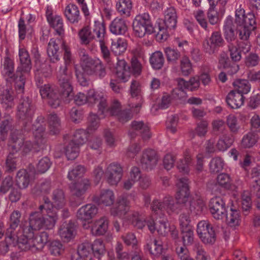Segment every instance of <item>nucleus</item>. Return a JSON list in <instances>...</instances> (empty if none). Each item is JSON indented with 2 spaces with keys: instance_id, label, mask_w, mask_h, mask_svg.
I'll list each match as a JSON object with an SVG mask.
<instances>
[{
  "instance_id": "nucleus-1",
  "label": "nucleus",
  "mask_w": 260,
  "mask_h": 260,
  "mask_svg": "<svg viewBox=\"0 0 260 260\" xmlns=\"http://www.w3.org/2000/svg\"><path fill=\"white\" fill-rule=\"evenodd\" d=\"M178 209V204L175 203L172 197L166 196L161 200L155 199L150 204L152 216H158L159 219L154 221L151 217L145 218L142 215L136 213L132 216L131 225L137 228H152L154 226L166 228V219L164 218L165 212L170 214L176 212Z\"/></svg>"
},
{
  "instance_id": "nucleus-2",
  "label": "nucleus",
  "mask_w": 260,
  "mask_h": 260,
  "mask_svg": "<svg viewBox=\"0 0 260 260\" xmlns=\"http://www.w3.org/2000/svg\"><path fill=\"white\" fill-rule=\"evenodd\" d=\"M8 237L13 242H17L18 248L23 251L30 250L31 248L41 249L49 241V235L47 232H41L36 236V229H9Z\"/></svg>"
},
{
  "instance_id": "nucleus-3",
  "label": "nucleus",
  "mask_w": 260,
  "mask_h": 260,
  "mask_svg": "<svg viewBox=\"0 0 260 260\" xmlns=\"http://www.w3.org/2000/svg\"><path fill=\"white\" fill-rule=\"evenodd\" d=\"M78 53L81 68L77 65H75L74 68L76 77L81 85L85 86L88 84L84 74L89 76L95 75L100 79L106 76V68L101 60L92 58L84 49H80Z\"/></svg>"
},
{
  "instance_id": "nucleus-4",
  "label": "nucleus",
  "mask_w": 260,
  "mask_h": 260,
  "mask_svg": "<svg viewBox=\"0 0 260 260\" xmlns=\"http://www.w3.org/2000/svg\"><path fill=\"white\" fill-rule=\"evenodd\" d=\"M52 202L48 198H44V203L39 207L42 212L45 210L47 215L50 218L49 225H55L58 219L56 210L63 208L67 203L64 191L60 188L53 190L51 196Z\"/></svg>"
},
{
  "instance_id": "nucleus-5",
  "label": "nucleus",
  "mask_w": 260,
  "mask_h": 260,
  "mask_svg": "<svg viewBox=\"0 0 260 260\" xmlns=\"http://www.w3.org/2000/svg\"><path fill=\"white\" fill-rule=\"evenodd\" d=\"M133 28L135 35L139 38L156 31L152 24L150 16L147 13L136 16L133 21Z\"/></svg>"
},
{
  "instance_id": "nucleus-6",
  "label": "nucleus",
  "mask_w": 260,
  "mask_h": 260,
  "mask_svg": "<svg viewBox=\"0 0 260 260\" xmlns=\"http://www.w3.org/2000/svg\"><path fill=\"white\" fill-rule=\"evenodd\" d=\"M40 93L48 104L53 108L58 107L61 103L62 98L58 90L53 85L47 84L40 87Z\"/></svg>"
},
{
  "instance_id": "nucleus-7",
  "label": "nucleus",
  "mask_w": 260,
  "mask_h": 260,
  "mask_svg": "<svg viewBox=\"0 0 260 260\" xmlns=\"http://www.w3.org/2000/svg\"><path fill=\"white\" fill-rule=\"evenodd\" d=\"M258 16V12L254 10H252L251 12L246 15L244 9L240 6L235 12V23L239 26L256 28V19Z\"/></svg>"
},
{
  "instance_id": "nucleus-8",
  "label": "nucleus",
  "mask_w": 260,
  "mask_h": 260,
  "mask_svg": "<svg viewBox=\"0 0 260 260\" xmlns=\"http://www.w3.org/2000/svg\"><path fill=\"white\" fill-rule=\"evenodd\" d=\"M123 175V167L117 162L108 165L105 171V181L110 186H117Z\"/></svg>"
},
{
  "instance_id": "nucleus-9",
  "label": "nucleus",
  "mask_w": 260,
  "mask_h": 260,
  "mask_svg": "<svg viewBox=\"0 0 260 260\" xmlns=\"http://www.w3.org/2000/svg\"><path fill=\"white\" fill-rule=\"evenodd\" d=\"M57 79L62 96L65 98L72 96L73 87L71 82L72 74L68 70L67 66H64L60 68Z\"/></svg>"
},
{
  "instance_id": "nucleus-10",
  "label": "nucleus",
  "mask_w": 260,
  "mask_h": 260,
  "mask_svg": "<svg viewBox=\"0 0 260 260\" xmlns=\"http://www.w3.org/2000/svg\"><path fill=\"white\" fill-rule=\"evenodd\" d=\"M158 161L157 152L153 149L148 148L144 149L140 158V164L142 168L150 171L154 169Z\"/></svg>"
},
{
  "instance_id": "nucleus-11",
  "label": "nucleus",
  "mask_w": 260,
  "mask_h": 260,
  "mask_svg": "<svg viewBox=\"0 0 260 260\" xmlns=\"http://www.w3.org/2000/svg\"><path fill=\"white\" fill-rule=\"evenodd\" d=\"M34 109L28 98L21 101L17 108V116L19 119L27 123L33 116Z\"/></svg>"
},
{
  "instance_id": "nucleus-12",
  "label": "nucleus",
  "mask_w": 260,
  "mask_h": 260,
  "mask_svg": "<svg viewBox=\"0 0 260 260\" xmlns=\"http://www.w3.org/2000/svg\"><path fill=\"white\" fill-rule=\"evenodd\" d=\"M209 208L213 217L217 220L222 219L226 214L225 203L220 197H216L210 200Z\"/></svg>"
},
{
  "instance_id": "nucleus-13",
  "label": "nucleus",
  "mask_w": 260,
  "mask_h": 260,
  "mask_svg": "<svg viewBox=\"0 0 260 260\" xmlns=\"http://www.w3.org/2000/svg\"><path fill=\"white\" fill-rule=\"evenodd\" d=\"M90 185L89 180L87 178H84L72 183L71 185L70 189L72 196L79 200V204L83 199V196Z\"/></svg>"
},
{
  "instance_id": "nucleus-14",
  "label": "nucleus",
  "mask_w": 260,
  "mask_h": 260,
  "mask_svg": "<svg viewBox=\"0 0 260 260\" xmlns=\"http://www.w3.org/2000/svg\"><path fill=\"white\" fill-rule=\"evenodd\" d=\"M33 135L36 143L41 146L46 142L44 137L45 124L44 121V118L42 117H38L36 122L32 125Z\"/></svg>"
},
{
  "instance_id": "nucleus-15",
  "label": "nucleus",
  "mask_w": 260,
  "mask_h": 260,
  "mask_svg": "<svg viewBox=\"0 0 260 260\" xmlns=\"http://www.w3.org/2000/svg\"><path fill=\"white\" fill-rule=\"evenodd\" d=\"M87 97L88 103L90 104L99 102V112H104V110L107 106V98L103 93L92 89L88 90Z\"/></svg>"
},
{
  "instance_id": "nucleus-16",
  "label": "nucleus",
  "mask_w": 260,
  "mask_h": 260,
  "mask_svg": "<svg viewBox=\"0 0 260 260\" xmlns=\"http://www.w3.org/2000/svg\"><path fill=\"white\" fill-rule=\"evenodd\" d=\"M134 131L139 132L144 140H147L151 137L149 127L143 121H134L132 122L131 129L129 132V135L132 138L136 136Z\"/></svg>"
},
{
  "instance_id": "nucleus-17",
  "label": "nucleus",
  "mask_w": 260,
  "mask_h": 260,
  "mask_svg": "<svg viewBox=\"0 0 260 260\" xmlns=\"http://www.w3.org/2000/svg\"><path fill=\"white\" fill-rule=\"evenodd\" d=\"M44 211H45V210H43L42 212L39 210V211H36L30 214L29 218V228H41L44 225L52 227L55 226L48 225V223H49L50 218L47 216L48 218L46 220H45L43 216Z\"/></svg>"
},
{
  "instance_id": "nucleus-18",
  "label": "nucleus",
  "mask_w": 260,
  "mask_h": 260,
  "mask_svg": "<svg viewBox=\"0 0 260 260\" xmlns=\"http://www.w3.org/2000/svg\"><path fill=\"white\" fill-rule=\"evenodd\" d=\"M98 212V207L93 204H87L80 208L77 212L78 219L86 221L92 219Z\"/></svg>"
},
{
  "instance_id": "nucleus-19",
  "label": "nucleus",
  "mask_w": 260,
  "mask_h": 260,
  "mask_svg": "<svg viewBox=\"0 0 260 260\" xmlns=\"http://www.w3.org/2000/svg\"><path fill=\"white\" fill-rule=\"evenodd\" d=\"M141 91V86L139 82L136 80H133L130 88L131 94L133 98L138 97L139 102L135 105H132L131 110L136 114L140 112L143 104V99L140 96Z\"/></svg>"
},
{
  "instance_id": "nucleus-20",
  "label": "nucleus",
  "mask_w": 260,
  "mask_h": 260,
  "mask_svg": "<svg viewBox=\"0 0 260 260\" xmlns=\"http://www.w3.org/2000/svg\"><path fill=\"white\" fill-rule=\"evenodd\" d=\"M19 56L20 65L17 68V73L19 72L28 73L31 69V63L28 51L24 48L19 49Z\"/></svg>"
},
{
  "instance_id": "nucleus-21",
  "label": "nucleus",
  "mask_w": 260,
  "mask_h": 260,
  "mask_svg": "<svg viewBox=\"0 0 260 260\" xmlns=\"http://www.w3.org/2000/svg\"><path fill=\"white\" fill-rule=\"evenodd\" d=\"M116 75L121 82H125L130 77L129 67L124 59H118L115 67Z\"/></svg>"
},
{
  "instance_id": "nucleus-22",
  "label": "nucleus",
  "mask_w": 260,
  "mask_h": 260,
  "mask_svg": "<svg viewBox=\"0 0 260 260\" xmlns=\"http://www.w3.org/2000/svg\"><path fill=\"white\" fill-rule=\"evenodd\" d=\"M244 96L240 92L231 91L226 96V102L232 109L239 108L244 104Z\"/></svg>"
},
{
  "instance_id": "nucleus-23",
  "label": "nucleus",
  "mask_w": 260,
  "mask_h": 260,
  "mask_svg": "<svg viewBox=\"0 0 260 260\" xmlns=\"http://www.w3.org/2000/svg\"><path fill=\"white\" fill-rule=\"evenodd\" d=\"M13 90L10 86H6L0 93V103L6 109L12 108L14 106Z\"/></svg>"
},
{
  "instance_id": "nucleus-24",
  "label": "nucleus",
  "mask_w": 260,
  "mask_h": 260,
  "mask_svg": "<svg viewBox=\"0 0 260 260\" xmlns=\"http://www.w3.org/2000/svg\"><path fill=\"white\" fill-rule=\"evenodd\" d=\"M61 41L59 40L51 39L49 41L47 47V54L50 59L55 62L59 60L60 55L59 51V45Z\"/></svg>"
},
{
  "instance_id": "nucleus-25",
  "label": "nucleus",
  "mask_w": 260,
  "mask_h": 260,
  "mask_svg": "<svg viewBox=\"0 0 260 260\" xmlns=\"http://www.w3.org/2000/svg\"><path fill=\"white\" fill-rule=\"evenodd\" d=\"M115 196L113 191L107 189L102 191L100 197H95L93 201L99 205L104 206H110L113 205L115 201Z\"/></svg>"
},
{
  "instance_id": "nucleus-26",
  "label": "nucleus",
  "mask_w": 260,
  "mask_h": 260,
  "mask_svg": "<svg viewBox=\"0 0 260 260\" xmlns=\"http://www.w3.org/2000/svg\"><path fill=\"white\" fill-rule=\"evenodd\" d=\"M127 30V26L125 21L119 18L114 19L110 25V30L114 35H123Z\"/></svg>"
},
{
  "instance_id": "nucleus-27",
  "label": "nucleus",
  "mask_w": 260,
  "mask_h": 260,
  "mask_svg": "<svg viewBox=\"0 0 260 260\" xmlns=\"http://www.w3.org/2000/svg\"><path fill=\"white\" fill-rule=\"evenodd\" d=\"M48 21L55 29L56 32L60 36L64 34L63 21L61 18L58 15H53L49 10L46 12Z\"/></svg>"
},
{
  "instance_id": "nucleus-28",
  "label": "nucleus",
  "mask_w": 260,
  "mask_h": 260,
  "mask_svg": "<svg viewBox=\"0 0 260 260\" xmlns=\"http://www.w3.org/2000/svg\"><path fill=\"white\" fill-rule=\"evenodd\" d=\"M197 232L204 243L212 244L215 242L216 237L213 229H197Z\"/></svg>"
},
{
  "instance_id": "nucleus-29",
  "label": "nucleus",
  "mask_w": 260,
  "mask_h": 260,
  "mask_svg": "<svg viewBox=\"0 0 260 260\" xmlns=\"http://www.w3.org/2000/svg\"><path fill=\"white\" fill-rule=\"evenodd\" d=\"M234 141L235 137L226 132L219 137L216 147L219 151H225L231 146Z\"/></svg>"
},
{
  "instance_id": "nucleus-30",
  "label": "nucleus",
  "mask_w": 260,
  "mask_h": 260,
  "mask_svg": "<svg viewBox=\"0 0 260 260\" xmlns=\"http://www.w3.org/2000/svg\"><path fill=\"white\" fill-rule=\"evenodd\" d=\"M89 26L92 35H93L94 39L97 38L99 42L105 40L106 29L103 23L94 21Z\"/></svg>"
},
{
  "instance_id": "nucleus-31",
  "label": "nucleus",
  "mask_w": 260,
  "mask_h": 260,
  "mask_svg": "<svg viewBox=\"0 0 260 260\" xmlns=\"http://www.w3.org/2000/svg\"><path fill=\"white\" fill-rule=\"evenodd\" d=\"M164 23L166 28L169 29L174 28L177 24V15L175 9L170 7L165 12Z\"/></svg>"
},
{
  "instance_id": "nucleus-32",
  "label": "nucleus",
  "mask_w": 260,
  "mask_h": 260,
  "mask_svg": "<svg viewBox=\"0 0 260 260\" xmlns=\"http://www.w3.org/2000/svg\"><path fill=\"white\" fill-rule=\"evenodd\" d=\"M30 181V175L26 170L21 169L17 172L16 177V182L20 189L27 188Z\"/></svg>"
},
{
  "instance_id": "nucleus-33",
  "label": "nucleus",
  "mask_w": 260,
  "mask_h": 260,
  "mask_svg": "<svg viewBox=\"0 0 260 260\" xmlns=\"http://www.w3.org/2000/svg\"><path fill=\"white\" fill-rule=\"evenodd\" d=\"M205 208V202L203 199L196 195L190 202L189 210L192 214H200Z\"/></svg>"
},
{
  "instance_id": "nucleus-34",
  "label": "nucleus",
  "mask_w": 260,
  "mask_h": 260,
  "mask_svg": "<svg viewBox=\"0 0 260 260\" xmlns=\"http://www.w3.org/2000/svg\"><path fill=\"white\" fill-rule=\"evenodd\" d=\"M11 147L16 152L20 150L23 143V138L21 131L15 129L11 133Z\"/></svg>"
},
{
  "instance_id": "nucleus-35",
  "label": "nucleus",
  "mask_w": 260,
  "mask_h": 260,
  "mask_svg": "<svg viewBox=\"0 0 260 260\" xmlns=\"http://www.w3.org/2000/svg\"><path fill=\"white\" fill-rule=\"evenodd\" d=\"M226 124L229 129L230 134L235 137L241 130L237 117L234 114H230L226 118Z\"/></svg>"
},
{
  "instance_id": "nucleus-36",
  "label": "nucleus",
  "mask_w": 260,
  "mask_h": 260,
  "mask_svg": "<svg viewBox=\"0 0 260 260\" xmlns=\"http://www.w3.org/2000/svg\"><path fill=\"white\" fill-rule=\"evenodd\" d=\"M127 43L125 39L119 38L111 43V50L115 55H120L126 50Z\"/></svg>"
},
{
  "instance_id": "nucleus-37",
  "label": "nucleus",
  "mask_w": 260,
  "mask_h": 260,
  "mask_svg": "<svg viewBox=\"0 0 260 260\" xmlns=\"http://www.w3.org/2000/svg\"><path fill=\"white\" fill-rule=\"evenodd\" d=\"M254 196L250 194L248 190H244L241 196V208L245 215L248 214L251 209L252 198Z\"/></svg>"
},
{
  "instance_id": "nucleus-38",
  "label": "nucleus",
  "mask_w": 260,
  "mask_h": 260,
  "mask_svg": "<svg viewBox=\"0 0 260 260\" xmlns=\"http://www.w3.org/2000/svg\"><path fill=\"white\" fill-rule=\"evenodd\" d=\"M64 14L68 20L71 23L77 22L79 18V11L78 7L73 4H69L66 7Z\"/></svg>"
},
{
  "instance_id": "nucleus-39",
  "label": "nucleus",
  "mask_w": 260,
  "mask_h": 260,
  "mask_svg": "<svg viewBox=\"0 0 260 260\" xmlns=\"http://www.w3.org/2000/svg\"><path fill=\"white\" fill-rule=\"evenodd\" d=\"M147 247L150 253L155 256L160 255L164 251L162 242L156 239H151L147 244Z\"/></svg>"
},
{
  "instance_id": "nucleus-40",
  "label": "nucleus",
  "mask_w": 260,
  "mask_h": 260,
  "mask_svg": "<svg viewBox=\"0 0 260 260\" xmlns=\"http://www.w3.org/2000/svg\"><path fill=\"white\" fill-rule=\"evenodd\" d=\"M121 111L120 103L117 100H114L110 107H108V104H107L104 112H100V114L102 116V118L109 115L117 116Z\"/></svg>"
},
{
  "instance_id": "nucleus-41",
  "label": "nucleus",
  "mask_w": 260,
  "mask_h": 260,
  "mask_svg": "<svg viewBox=\"0 0 260 260\" xmlns=\"http://www.w3.org/2000/svg\"><path fill=\"white\" fill-rule=\"evenodd\" d=\"M165 62V58L161 52L157 51L153 53L150 57V63L152 68L156 70L162 68Z\"/></svg>"
},
{
  "instance_id": "nucleus-42",
  "label": "nucleus",
  "mask_w": 260,
  "mask_h": 260,
  "mask_svg": "<svg viewBox=\"0 0 260 260\" xmlns=\"http://www.w3.org/2000/svg\"><path fill=\"white\" fill-rule=\"evenodd\" d=\"M13 119L10 116H7L2 121L0 125V133L1 134L2 140H5V137L7 135L9 131L13 132L15 129L13 127Z\"/></svg>"
},
{
  "instance_id": "nucleus-43",
  "label": "nucleus",
  "mask_w": 260,
  "mask_h": 260,
  "mask_svg": "<svg viewBox=\"0 0 260 260\" xmlns=\"http://www.w3.org/2000/svg\"><path fill=\"white\" fill-rule=\"evenodd\" d=\"M251 194L256 198L257 207L260 208V178L252 179L250 182L249 190Z\"/></svg>"
},
{
  "instance_id": "nucleus-44",
  "label": "nucleus",
  "mask_w": 260,
  "mask_h": 260,
  "mask_svg": "<svg viewBox=\"0 0 260 260\" xmlns=\"http://www.w3.org/2000/svg\"><path fill=\"white\" fill-rule=\"evenodd\" d=\"M80 146L71 141L65 147V154L68 159H74L78 155Z\"/></svg>"
},
{
  "instance_id": "nucleus-45",
  "label": "nucleus",
  "mask_w": 260,
  "mask_h": 260,
  "mask_svg": "<svg viewBox=\"0 0 260 260\" xmlns=\"http://www.w3.org/2000/svg\"><path fill=\"white\" fill-rule=\"evenodd\" d=\"M233 85L234 87V90L240 92L242 95L247 93L251 88L248 81L244 79H237L233 82Z\"/></svg>"
},
{
  "instance_id": "nucleus-46",
  "label": "nucleus",
  "mask_w": 260,
  "mask_h": 260,
  "mask_svg": "<svg viewBox=\"0 0 260 260\" xmlns=\"http://www.w3.org/2000/svg\"><path fill=\"white\" fill-rule=\"evenodd\" d=\"M81 43L83 45H88L91 41L94 40L89 26H85L80 29L78 32Z\"/></svg>"
},
{
  "instance_id": "nucleus-47",
  "label": "nucleus",
  "mask_w": 260,
  "mask_h": 260,
  "mask_svg": "<svg viewBox=\"0 0 260 260\" xmlns=\"http://www.w3.org/2000/svg\"><path fill=\"white\" fill-rule=\"evenodd\" d=\"M50 132L52 134L58 133L60 127V120L58 116L54 113L50 114L48 118Z\"/></svg>"
},
{
  "instance_id": "nucleus-48",
  "label": "nucleus",
  "mask_w": 260,
  "mask_h": 260,
  "mask_svg": "<svg viewBox=\"0 0 260 260\" xmlns=\"http://www.w3.org/2000/svg\"><path fill=\"white\" fill-rule=\"evenodd\" d=\"M231 213L226 217V222L230 226H238L241 225V220L239 212L232 208H231Z\"/></svg>"
},
{
  "instance_id": "nucleus-49",
  "label": "nucleus",
  "mask_w": 260,
  "mask_h": 260,
  "mask_svg": "<svg viewBox=\"0 0 260 260\" xmlns=\"http://www.w3.org/2000/svg\"><path fill=\"white\" fill-rule=\"evenodd\" d=\"M132 8V4L131 0H119L116 4V9L121 15L129 16Z\"/></svg>"
},
{
  "instance_id": "nucleus-50",
  "label": "nucleus",
  "mask_w": 260,
  "mask_h": 260,
  "mask_svg": "<svg viewBox=\"0 0 260 260\" xmlns=\"http://www.w3.org/2000/svg\"><path fill=\"white\" fill-rule=\"evenodd\" d=\"M180 68L182 74L184 76H188L192 71V64L188 57L183 56L180 61Z\"/></svg>"
},
{
  "instance_id": "nucleus-51",
  "label": "nucleus",
  "mask_w": 260,
  "mask_h": 260,
  "mask_svg": "<svg viewBox=\"0 0 260 260\" xmlns=\"http://www.w3.org/2000/svg\"><path fill=\"white\" fill-rule=\"evenodd\" d=\"M92 252L94 257H97L98 259L101 258L106 251L105 245L102 241L100 240H96L91 244Z\"/></svg>"
},
{
  "instance_id": "nucleus-52",
  "label": "nucleus",
  "mask_w": 260,
  "mask_h": 260,
  "mask_svg": "<svg viewBox=\"0 0 260 260\" xmlns=\"http://www.w3.org/2000/svg\"><path fill=\"white\" fill-rule=\"evenodd\" d=\"M224 35L225 40L229 42L234 41L236 39V33L232 26L231 20H227L224 26Z\"/></svg>"
},
{
  "instance_id": "nucleus-53",
  "label": "nucleus",
  "mask_w": 260,
  "mask_h": 260,
  "mask_svg": "<svg viewBox=\"0 0 260 260\" xmlns=\"http://www.w3.org/2000/svg\"><path fill=\"white\" fill-rule=\"evenodd\" d=\"M15 151L10 152L6 160V170L8 172H12L16 170L17 157L15 155Z\"/></svg>"
},
{
  "instance_id": "nucleus-54",
  "label": "nucleus",
  "mask_w": 260,
  "mask_h": 260,
  "mask_svg": "<svg viewBox=\"0 0 260 260\" xmlns=\"http://www.w3.org/2000/svg\"><path fill=\"white\" fill-rule=\"evenodd\" d=\"M88 135L86 131L78 129L75 132L73 139L71 141L80 146L87 141Z\"/></svg>"
},
{
  "instance_id": "nucleus-55",
  "label": "nucleus",
  "mask_w": 260,
  "mask_h": 260,
  "mask_svg": "<svg viewBox=\"0 0 260 260\" xmlns=\"http://www.w3.org/2000/svg\"><path fill=\"white\" fill-rule=\"evenodd\" d=\"M128 202L124 198L118 199L115 208L116 213L120 216L124 215L128 210Z\"/></svg>"
},
{
  "instance_id": "nucleus-56",
  "label": "nucleus",
  "mask_w": 260,
  "mask_h": 260,
  "mask_svg": "<svg viewBox=\"0 0 260 260\" xmlns=\"http://www.w3.org/2000/svg\"><path fill=\"white\" fill-rule=\"evenodd\" d=\"M4 73L10 78L14 76V64L13 60L9 57L4 58L3 63Z\"/></svg>"
},
{
  "instance_id": "nucleus-57",
  "label": "nucleus",
  "mask_w": 260,
  "mask_h": 260,
  "mask_svg": "<svg viewBox=\"0 0 260 260\" xmlns=\"http://www.w3.org/2000/svg\"><path fill=\"white\" fill-rule=\"evenodd\" d=\"M217 183L220 186L229 189L231 185V178L229 175L226 173L219 174L216 178Z\"/></svg>"
},
{
  "instance_id": "nucleus-58",
  "label": "nucleus",
  "mask_w": 260,
  "mask_h": 260,
  "mask_svg": "<svg viewBox=\"0 0 260 260\" xmlns=\"http://www.w3.org/2000/svg\"><path fill=\"white\" fill-rule=\"evenodd\" d=\"M49 251L52 255L59 256L64 252V247L60 241L55 240L50 243Z\"/></svg>"
},
{
  "instance_id": "nucleus-59",
  "label": "nucleus",
  "mask_w": 260,
  "mask_h": 260,
  "mask_svg": "<svg viewBox=\"0 0 260 260\" xmlns=\"http://www.w3.org/2000/svg\"><path fill=\"white\" fill-rule=\"evenodd\" d=\"M165 52L167 57V61L169 63H176L180 57V53L179 51L170 47L166 48L165 49Z\"/></svg>"
},
{
  "instance_id": "nucleus-60",
  "label": "nucleus",
  "mask_w": 260,
  "mask_h": 260,
  "mask_svg": "<svg viewBox=\"0 0 260 260\" xmlns=\"http://www.w3.org/2000/svg\"><path fill=\"white\" fill-rule=\"evenodd\" d=\"M203 48L205 53L209 55H213L217 51L219 48L207 38L203 42Z\"/></svg>"
},
{
  "instance_id": "nucleus-61",
  "label": "nucleus",
  "mask_w": 260,
  "mask_h": 260,
  "mask_svg": "<svg viewBox=\"0 0 260 260\" xmlns=\"http://www.w3.org/2000/svg\"><path fill=\"white\" fill-rule=\"evenodd\" d=\"M91 244L88 242H85L79 245L78 248V253L81 257H87L91 253Z\"/></svg>"
},
{
  "instance_id": "nucleus-62",
  "label": "nucleus",
  "mask_w": 260,
  "mask_h": 260,
  "mask_svg": "<svg viewBox=\"0 0 260 260\" xmlns=\"http://www.w3.org/2000/svg\"><path fill=\"white\" fill-rule=\"evenodd\" d=\"M236 25L239 38L243 41L248 40L251 31L255 29L250 28L247 26H239L238 25Z\"/></svg>"
},
{
  "instance_id": "nucleus-63",
  "label": "nucleus",
  "mask_w": 260,
  "mask_h": 260,
  "mask_svg": "<svg viewBox=\"0 0 260 260\" xmlns=\"http://www.w3.org/2000/svg\"><path fill=\"white\" fill-rule=\"evenodd\" d=\"M58 233L62 240L66 242L73 239L76 234L74 229H59Z\"/></svg>"
},
{
  "instance_id": "nucleus-64",
  "label": "nucleus",
  "mask_w": 260,
  "mask_h": 260,
  "mask_svg": "<svg viewBox=\"0 0 260 260\" xmlns=\"http://www.w3.org/2000/svg\"><path fill=\"white\" fill-rule=\"evenodd\" d=\"M51 162L47 157H44L41 159L37 166V171L38 173H44L50 167Z\"/></svg>"
}]
</instances>
